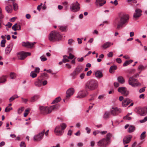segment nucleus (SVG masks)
Instances as JSON below:
<instances>
[{"instance_id": "1", "label": "nucleus", "mask_w": 147, "mask_h": 147, "mask_svg": "<svg viewBox=\"0 0 147 147\" xmlns=\"http://www.w3.org/2000/svg\"><path fill=\"white\" fill-rule=\"evenodd\" d=\"M129 16L127 14L123 15L120 18L116 19L114 22L113 24L115 26H117L116 29L119 30L123 28V25L127 24L128 22Z\"/></svg>"}, {"instance_id": "2", "label": "nucleus", "mask_w": 147, "mask_h": 147, "mask_svg": "<svg viewBox=\"0 0 147 147\" xmlns=\"http://www.w3.org/2000/svg\"><path fill=\"white\" fill-rule=\"evenodd\" d=\"M112 134L110 133L107 134L105 138H104L98 142V145L99 146L106 147L107 145L109 144L111 142L110 138Z\"/></svg>"}, {"instance_id": "3", "label": "nucleus", "mask_w": 147, "mask_h": 147, "mask_svg": "<svg viewBox=\"0 0 147 147\" xmlns=\"http://www.w3.org/2000/svg\"><path fill=\"white\" fill-rule=\"evenodd\" d=\"M98 84L97 81L95 80H91L88 81L85 86L86 88H88L92 90L96 89L98 87Z\"/></svg>"}, {"instance_id": "4", "label": "nucleus", "mask_w": 147, "mask_h": 147, "mask_svg": "<svg viewBox=\"0 0 147 147\" xmlns=\"http://www.w3.org/2000/svg\"><path fill=\"white\" fill-rule=\"evenodd\" d=\"M61 38V36L57 32L52 31L49 34V39L52 42H55Z\"/></svg>"}, {"instance_id": "5", "label": "nucleus", "mask_w": 147, "mask_h": 147, "mask_svg": "<svg viewBox=\"0 0 147 147\" xmlns=\"http://www.w3.org/2000/svg\"><path fill=\"white\" fill-rule=\"evenodd\" d=\"M138 80L135 79L132 76L129 78L128 80L129 84L132 87H136L139 86L141 85V84L139 82H137Z\"/></svg>"}, {"instance_id": "6", "label": "nucleus", "mask_w": 147, "mask_h": 147, "mask_svg": "<svg viewBox=\"0 0 147 147\" xmlns=\"http://www.w3.org/2000/svg\"><path fill=\"white\" fill-rule=\"evenodd\" d=\"M83 68L82 66H78L74 71L70 74L71 76L73 79L76 78V76L82 71Z\"/></svg>"}, {"instance_id": "7", "label": "nucleus", "mask_w": 147, "mask_h": 147, "mask_svg": "<svg viewBox=\"0 0 147 147\" xmlns=\"http://www.w3.org/2000/svg\"><path fill=\"white\" fill-rule=\"evenodd\" d=\"M31 55V53L30 52L22 51L18 54L17 57L19 59L22 60L24 59L27 56H30Z\"/></svg>"}, {"instance_id": "8", "label": "nucleus", "mask_w": 147, "mask_h": 147, "mask_svg": "<svg viewBox=\"0 0 147 147\" xmlns=\"http://www.w3.org/2000/svg\"><path fill=\"white\" fill-rule=\"evenodd\" d=\"M80 9V4L77 1L76 3H73L70 7L71 11L73 12H76L79 11Z\"/></svg>"}, {"instance_id": "9", "label": "nucleus", "mask_w": 147, "mask_h": 147, "mask_svg": "<svg viewBox=\"0 0 147 147\" xmlns=\"http://www.w3.org/2000/svg\"><path fill=\"white\" fill-rule=\"evenodd\" d=\"M45 130H43L41 132L34 136V140L35 141H39L41 140L45 134Z\"/></svg>"}, {"instance_id": "10", "label": "nucleus", "mask_w": 147, "mask_h": 147, "mask_svg": "<svg viewBox=\"0 0 147 147\" xmlns=\"http://www.w3.org/2000/svg\"><path fill=\"white\" fill-rule=\"evenodd\" d=\"M88 94V93L87 91L86 90H82L78 92L77 97L79 98H83L87 96Z\"/></svg>"}, {"instance_id": "11", "label": "nucleus", "mask_w": 147, "mask_h": 147, "mask_svg": "<svg viewBox=\"0 0 147 147\" xmlns=\"http://www.w3.org/2000/svg\"><path fill=\"white\" fill-rule=\"evenodd\" d=\"M39 109L40 113L43 114H47L51 113L49 112V107H47L40 106Z\"/></svg>"}, {"instance_id": "12", "label": "nucleus", "mask_w": 147, "mask_h": 147, "mask_svg": "<svg viewBox=\"0 0 147 147\" xmlns=\"http://www.w3.org/2000/svg\"><path fill=\"white\" fill-rule=\"evenodd\" d=\"M118 91L123 94V95L127 96L129 94V92L127 90L126 88L124 87H119L118 89Z\"/></svg>"}, {"instance_id": "13", "label": "nucleus", "mask_w": 147, "mask_h": 147, "mask_svg": "<svg viewBox=\"0 0 147 147\" xmlns=\"http://www.w3.org/2000/svg\"><path fill=\"white\" fill-rule=\"evenodd\" d=\"M61 126H57L55 128L54 131L55 134L58 136H61L63 134L64 131L61 130Z\"/></svg>"}, {"instance_id": "14", "label": "nucleus", "mask_w": 147, "mask_h": 147, "mask_svg": "<svg viewBox=\"0 0 147 147\" xmlns=\"http://www.w3.org/2000/svg\"><path fill=\"white\" fill-rule=\"evenodd\" d=\"M132 137V136L131 135L124 137L123 140V144H125L129 143L131 141Z\"/></svg>"}, {"instance_id": "15", "label": "nucleus", "mask_w": 147, "mask_h": 147, "mask_svg": "<svg viewBox=\"0 0 147 147\" xmlns=\"http://www.w3.org/2000/svg\"><path fill=\"white\" fill-rule=\"evenodd\" d=\"M112 110L111 111V113L113 116H115L118 115L121 111V110L120 109H118L117 107L112 108Z\"/></svg>"}, {"instance_id": "16", "label": "nucleus", "mask_w": 147, "mask_h": 147, "mask_svg": "<svg viewBox=\"0 0 147 147\" xmlns=\"http://www.w3.org/2000/svg\"><path fill=\"white\" fill-rule=\"evenodd\" d=\"M35 42L31 43L29 42H23L22 44V46L27 48H32L34 45Z\"/></svg>"}, {"instance_id": "17", "label": "nucleus", "mask_w": 147, "mask_h": 147, "mask_svg": "<svg viewBox=\"0 0 147 147\" xmlns=\"http://www.w3.org/2000/svg\"><path fill=\"white\" fill-rule=\"evenodd\" d=\"M74 92V90L73 88L69 89L66 92V98L69 97L73 95Z\"/></svg>"}, {"instance_id": "18", "label": "nucleus", "mask_w": 147, "mask_h": 147, "mask_svg": "<svg viewBox=\"0 0 147 147\" xmlns=\"http://www.w3.org/2000/svg\"><path fill=\"white\" fill-rule=\"evenodd\" d=\"M142 11L140 9H136L135 10V13L134 14L133 17L135 18H138L142 15Z\"/></svg>"}, {"instance_id": "19", "label": "nucleus", "mask_w": 147, "mask_h": 147, "mask_svg": "<svg viewBox=\"0 0 147 147\" xmlns=\"http://www.w3.org/2000/svg\"><path fill=\"white\" fill-rule=\"evenodd\" d=\"M106 3L105 0H96L95 4L97 7H100L103 6Z\"/></svg>"}, {"instance_id": "20", "label": "nucleus", "mask_w": 147, "mask_h": 147, "mask_svg": "<svg viewBox=\"0 0 147 147\" xmlns=\"http://www.w3.org/2000/svg\"><path fill=\"white\" fill-rule=\"evenodd\" d=\"M138 113L141 116H144L147 114V110L145 108H142L138 110Z\"/></svg>"}, {"instance_id": "21", "label": "nucleus", "mask_w": 147, "mask_h": 147, "mask_svg": "<svg viewBox=\"0 0 147 147\" xmlns=\"http://www.w3.org/2000/svg\"><path fill=\"white\" fill-rule=\"evenodd\" d=\"M132 101V100L128 98H126L125 99L124 101L122 102V106L124 107H126L130 102H131Z\"/></svg>"}, {"instance_id": "22", "label": "nucleus", "mask_w": 147, "mask_h": 147, "mask_svg": "<svg viewBox=\"0 0 147 147\" xmlns=\"http://www.w3.org/2000/svg\"><path fill=\"white\" fill-rule=\"evenodd\" d=\"M41 79L40 77H38L36 81L35 82L34 85L37 87H40L42 85V82Z\"/></svg>"}, {"instance_id": "23", "label": "nucleus", "mask_w": 147, "mask_h": 147, "mask_svg": "<svg viewBox=\"0 0 147 147\" xmlns=\"http://www.w3.org/2000/svg\"><path fill=\"white\" fill-rule=\"evenodd\" d=\"M15 1V0H8V2L9 3L12 2L14 10L16 11L18 9V4L14 2Z\"/></svg>"}, {"instance_id": "24", "label": "nucleus", "mask_w": 147, "mask_h": 147, "mask_svg": "<svg viewBox=\"0 0 147 147\" xmlns=\"http://www.w3.org/2000/svg\"><path fill=\"white\" fill-rule=\"evenodd\" d=\"M12 48V46L9 45L6 47L5 50V53L6 54H9L11 52Z\"/></svg>"}, {"instance_id": "25", "label": "nucleus", "mask_w": 147, "mask_h": 147, "mask_svg": "<svg viewBox=\"0 0 147 147\" xmlns=\"http://www.w3.org/2000/svg\"><path fill=\"white\" fill-rule=\"evenodd\" d=\"M59 106L58 105H54L49 107V112H51L53 110H57L59 108Z\"/></svg>"}, {"instance_id": "26", "label": "nucleus", "mask_w": 147, "mask_h": 147, "mask_svg": "<svg viewBox=\"0 0 147 147\" xmlns=\"http://www.w3.org/2000/svg\"><path fill=\"white\" fill-rule=\"evenodd\" d=\"M95 76L96 77L99 78H101L103 76L102 72L99 70H97L96 72Z\"/></svg>"}, {"instance_id": "27", "label": "nucleus", "mask_w": 147, "mask_h": 147, "mask_svg": "<svg viewBox=\"0 0 147 147\" xmlns=\"http://www.w3.org/2000/svg\"><path fill=\"white\" fill-rule=\"evenodd\" d=\"M5 9L7 12L9 13L11 12L12 9V5L11 4H9L8 6L6 7Z\"/></svg>"}, {"instance_id": "28", "label": "nucleus", "mask_w": 147, "mask_h": 147, "mask_svg": "<svg viewBox=\"0 0 147 147\" xmlns=\"http://www.w3.org/2000/svg\"><path fill=\"white\" fill-rule=\"evenodd\" d=\"M118 82L121 84H123L125 82V80L123 78L122 76H119L117 78Z\"/></svg>"}, {"instance_id": "29", "label": "nucleus", "mask_w": 147, "mask_h": 147, "mask_svg": "<svg viewBox=\"0 0 147 147\" xmlns=\"http://www.w3.org/2000/svg\"><path fill=\"white\" fill-rule=\"evenodd\" d=\"M39 98V96L37 95H35L31 98L30 101L31 102H33L36 101Z\"/></svg>"}, {"instance_id": "30", "label": "nucleus", "mask_w": 147, "mask_h": 147, "mask_svg": "<svg viewBox=\"0 0 147 147\" xmlns=\"http://www.w3.org/2000/svg\"><path fill=\"white\" fill-rule=\"evenodd\" d=\"M117 68V67L116 65H114L111 66L109 69V72L112 73L113 72V71L116 70Z\"/></svg>"}, {"instance_id": "31", "label": "nucleus", "mask_w": 147, "mask_h": 147, "mask_svg": "<svg viewBox=\"0 0 147 147\" xmlns=\"http://www.w3.org/2000/svg\"><path fill=\"white\" fill-rule=\"evenodd\" d=\"M111 43L109 42H107L104 43L102 46V47L104 49H106L110 46Z\"/></svg>"}, {"instance_id": "32", "label": "nucleus", "mask_w": 147, "mask_h": 147, "mask_svg": "<svg viewBox=\"0 0 147 147\" xmlns=\"http://www.w3.org/2000/svg\"><path fill=\"white\" fill-rule=\"evenodd\" d=\"M110 115V114L109 112L106 111L104 115L103 118L105 119H107L109 118Z\"/></svg>"}, {"instance_id": "33", "label": "nucleus", "mask_w": 147, "mask_h": 147, "mask_svg": "<svg viewBox=\"0 0 147 147\" xmlns=\"http://www.w3.org/2000/svg\"><path fill=\"white\" fill-rule=\"evenodd\" d=\"M135 128L132 125H131L128 128V131L129 133H131L133 132L135 130Z\"/></svg>"}, {"instance_id": "34", "label": "nucleus", "mask_w": 147, "mask_h": 147, "mask_svg": "<svg viewBox=\"0 0 147 147\" xmlns=\"http://www.w3.org/2000/svg\"><path fill=\"white\" fill-rule=\"evenodd\" d=\"M3 16L2 13V11L0 7V27H1V24L2 23V19L3 18Z\"/></svg>"}, {"instance_id": "35", "label": "nucleus", "mask_w": 147, "mask_h": 147, "mask_svg": "<svg viewBox=\"0 0 147 147\" xmlns=\"http://www.w3.org/2000/svg\"><path fill=\"white\" fill-rule=\"evenodd\" d=\"M44 77H47V78H48L47 74L45 73L41 74V76L39 77L41 79V80H42L44 79Z\"/></svg>"}, {"instance_id": "36", "label": "nucleus", "mask_w": 147, "mask_h": 147, "mask_svg": "<svg viewBox=\"0 0 147 147\" xmlns=\"http://www.w3.org/2000/svg\"><path fill=\"white\" fill-rule=\"evenodd\" d=\"M61 100V98L60 97H58L57 98L53 101L52 102V104H55L57 103L58 102H59Z\"/></svg>"}, {"instance_id": "37", "label": "nucleus", "mask_w": 147, "mask_h": 147, "mask_svg": "<svg viewBox=\"0 0 147 147\" xmlns=\"http://www.w3.org/2000/svg\"><path fill=\"white\" fill-rule=\"evenodd\" d=\"M59 27L60 30L62 31L66 32L67 30L66 26H60Z\"/></svg>"}, {"instance_id": "38", "label": "nucleus", "mask_w": 147, "mask_h": 147, "mask_svg": "<svg viewBox=\"0 0 147 147\" xmlns=\"http://www.w3.org/2000/svg\"><path fill=\"white\" fill-rule=\"evenodd\" d=\"M133 61L132 60H130L129 61H126L125 63L123 64V66H126L130 63H131Z\"/></svg>"}, {"instance_id": "39", "label": "nucleus", "mask_w": 147, "mask_h": 147, "mask_svg": "<svg viewBox=\"0 0 147 147\" xmlns=\"http://www.w3.org/2000/svg\"><path fill=\"white\" fill-rule=\"evenodd\" d=\"M30 75L32 78H34L37 76V74L34 72V71H32L31 72Z\"/></svg>"}, {"instance_id": "40", "label": "nucleus", "mask_w": 147, "mask_h": 147, "mask_svg": "<svg viewBox=\"0 0 147 147\" xmlns=\"http://www.w3.org/2000/svg\"><path fill=\"white\" fill-rule=\"evenodd\" d=\"M18 97V96L17 95H14L12 97H11L9 99V102H11L12 101L14 100V99Z\"/></svg>"}, {"instance_id": "41", "label": "nucleus", "mask_w": 147, "mask_h": 147, "mask_svg": "<svg viewBox=\"0 0 147 147\" xmlns=\"http://www.w3.org/2000/svg\"><path fill=\"white\" fill-rule=\"evenodd\" d=\"M6 41L5 39L2 40L1 43V46L2 47H4L5 46V44L6 43Z\"/></svg>"}, {"instance_id": "42", "label": "nucleus", "mask_w": 147, "mask_h": 147, "mask_svg": "<svg viewBox=\"0 0 147 147\" xmlns=\"http://www.w3.org/2000/svg\"><path fill=\"white\" fill-rule=\"evenodd\" d=\"M146 133V132L144 131L142 133L140 136L141 140H143L146 137V135H145Z\"/></svg>"}, {"instance_id": "43", "label": "nucleus", "mask_w": 147, "mask_h": 147, "mask_svg": "<svg viewBox=\"0 0 147 147\" xmlns=\"http://www.w3.org/2000/svg\"><path fill=\"white\" fill-rule=\"evenodd\" d=\"M10 76L11 79H14L16 77V74L13 72H11L10 74Z\"/></svg>"}, {"instance_id": "44", "label": "nucleus", "mask_w": 147, "mask_h": 147, "mask_svg": "<svg viewBox=\"0 0 147 147\" xmlns=\"http://www.w3.org/2000/svg\"><path fill=\"white\" fill-rule=\"evenodd\" d=\"M6 81V79L4 77H2L0 78V84L3 83Z\"/></svg>"}, {"instance_id": "45", "label": "nucleus", "mask_w": 147, "mask_h": 147, "mask_svg": "<svg viewBox=\"0 0 147 147\" xmlns=\"http://www.w3.org/2000/svg\"><path fill=\"white\" fill-rule=\"evenodd\" d=\"M60 126L61 127V130L62 131L64 130L66 127V124L64 123H62L61 124Z\"/></svg>"}, {"instance_id": "46", "label": "nucleus", "mask_w": 147, "mask_h": 147, "mask_svg": "<svg viewBox=\"0 0 147 147\" xmlns=\"http://www.w3.org/2000/svg\"><path fill=\"white\" fill-rule=\"evenodd\" d=\"M146 67V66L145 67L142 65H141L139 66L138 69L141 70H143L145 69Z\"/></svg>"}, {"instance_id": "47", "label": "nucleus", "mask_w": 147, "mask_h": 147, "mask_svg": "<svg viewBox=\"0 0 147 147\" xmlns=\"http://www.w3.org/2000/svg\"><path fill=\"white\" fill-rule=\"evenodd\" d=\"M17 24H16L12 27V29L14 31H16L17 30V28H18V26H17Z\"/></svg>"}, {"instance_id": "48", "label": "nucleus", "mask_w": 147, "mask_h": 147, "mask_svg": "<svg viewBox=\"0 0 147 147\" xmlns=\"http://www.w3.org/2000/svg\"><path fill=\"white\" fill-rule=\"evenodd\" d=\"M24 107L19 108L18 111V114L21 113L24 110Z\"/></svg>"}, {"instance_id": "49", "label": "nucleus", "mask_w": 147, "mask_h": 147, "mask_svg": "<svg viewBox=\"0 0 147 147\" xmlns=\"http://www.w3.org/2000/svg\"><path fill=\"white\" fill-rule=\"evenodd\" d=\"M74 57V56L72 55L71 53H69V56L67 57V58L68 59H72Z\"/></svg>"}, {"instance_id": "50", "label": "nucleus", "mask_w": 147, "mask_h": 147, "mask_svg": "<svg viewBox=\"0 0 147 147\" xmlns=\"http://www.w3.org/2000/svg\"><path fill=\"white\" fill-rule=\"evenodd\" d=\"M34 71L36 74L39 73L40 72V68L38 67H36Z\"/></svg>"}, {"instance_id": "51", "label": "nucleus", "mask_w": 147, "mask_h": 147, "mask_svg": "<svg viewBox=\"0 0 147 147\" xmlns=\"http://www.w3.org/2000/svg\"><path fill=\"white\" fill-rule=\"evenodd\" d=\"M20 146V147H26V146L25 142H21Z\"/></svg>"}, {"instance_id": "52", "label": "nucleus", "mask_w": 147, "mask_h": 147, "mask_svg": "<svg viewBox=\"0 0 147 147\" xmlns=\"http://www.w3.org/2000/svg\"><path fill=\"white\" fill-rule=\"evenodd\" d=\"M123 119L124 120H131V118L129 116H127V115H126L123 117Z\"/></svg>"}, {"instance_id": "53", "label": "nucleus", "mask_w": 147, "mask_h": 147, "mask_svg": "<svg viewBox=\"0 0 147 147\" xmlns=\"http://www.w3.org/2000/svg\"><path fill=\"white\" fill-rule=\"evenodd\" d=\"M147 121V116L145 117L144 119L140 121V122L141 123L145 122Z\"/></svg>"}, {"instance_id": "54", "label": "nucleus", "mask_w": 147, "mask_h": 147, "mask_svg": "<svg viewBox=\"0 0 147 147\" xmlns=\"http://www.w3.org/2000/svg\"><path fill=\"white\" fill-rule=\"evenodd\" d=\"M107 55L109 57H112L113 56V52H109V53L107 54Z\"/></svg>"}, {"instance_id": "55", "label": "nucleus", "mask_w": 147, "mask_h": 147, "mask_svg": "<svg viewBox=\"0 0 147 147\" xmlns=\"http://www.w3.org/2000/svg\"><path fill=\"white\" fill-rule=\"evenodd\" d=\"M85 74L84 73H82L80 75V77L81 79H83L84 77Z\"/></svg>"}, {"instance_id": "56", "label": "nucleus", "mask_w": 147, "mask_h": 147, "mask_svg": "<svg viewBox=\"0 0 147 147\" xmlns=\"http://www.w3.org/2000/svg\"><path fill=\"white\" fill-rule=\"evenodd\" d=\"M40 59H41V60L42 61H44L47 60V59L45 57H43V56H41L40 57Z\"/></svg>"}, {"instance_id": "57", "label": "nucleus", "mask_w": 147, "mask_h": 147, "mask_svg": "<svg viewBox=\"0 0 147 147\" xmlns=\"http://www.w3.org/2000/svg\"><path fill=\"white\" fill-rule=\"evenodd\" d=\"M116 60V61L119 63H121L122 62L121 59L120 58H117Z\"/></svg>"}, {"instance_id": "58", "label": "nucleus", "mask_w": 147, "mask_h": 147, "mask_svg": "<svg viewBox=\"0 0 147 147\" xmlns=\"http://www.w3.org/2000/svg\"><path fill=\"white\" fill-rule=\"evenodd\" d=\"M69 60L67 58H63L62 59V61L63 63H66V62H69Z\"/></svg>"}, {"instance_id": "59", "label": "nucleus", "mask_w": 147, "mask_h": 147, "mask_svg": "<svg viewBox=\"0 0 147 147\" xmlns=\"http://www.w3.org/2000/svg\"><path fill=\"white\" fill-rule=\"evenodd\" d=\"M85 129L86 131L89 134V133H90V131H91V130L88 127H86Z\"/></svg>"}, {"instance_id": "60", "label": "nucleus", "mask_w": 147, "mask_h": 147, "mask_svg": "<svg viewBox=\"0 0 147 147\" xmlns=\"http://www.w3.org/2000/svg\"><path fill=\"white\" fill-rule=\"evenodd\" d=\"M21 99H22V101L26 103L28 101V100L27 99H25L23 98H21Z\"/></svg>"}, {"instance_id": "61", "label": "nucleus", "mask_w": 147, "mask_h": 147, "mask_svg": "<svg viewBox=\"0 0 147 147\" xmlns=\"http://www.w3.org/2000/svg\"><path fill=\"white\" fill-rule=\"evenodd\" d=\"M12 25V24L11 23L8 22L7 24L5 26H8L9 28H10L11 27Z\"/></svg>"}, {"instance_id": "62", "label": "nucleus", "mask_w": 147, "mask_h": 147, "mask_svg": "<svg viewBox=\"0 0 147 147\" xmlns=\"http://www.w3.org/2000/svg\"><path fill=\"white\" fill-rule=\"evenodd\" d=\"M145 87L143 88H142L140 89V90H139V92L140 93H142L144 92L145 90Z\"/></svg>"}, {"instance_id": "63", "label": "nucleus", "mask_w": 147, "mask_h": 147, "mask_svg": "<svg viewBox=\"0 0 147 147\" xmlns=\"http://www.w3.org/2000/svg\"><path fill=\"white\" fill-rule=\"evenodd\" d=\"M114 86L115 87H118L119 86V84L118 82H115L114 83Z\"/></svg>"}, {"instance_id": "64", "label": "nucleus", "mask_w": 147, "mask_h": 147, "mask_svg": "<svg viewBox=\"0 0 147 147\" xmlns=\"http://www.w3.org/2000/svg\"><path fill=\"white\" fill-rule=\"evenodd\" d=\"M16 18L15 17H13L10 19V21L11 22H14Z\"/></svg>"}]
</instances>
